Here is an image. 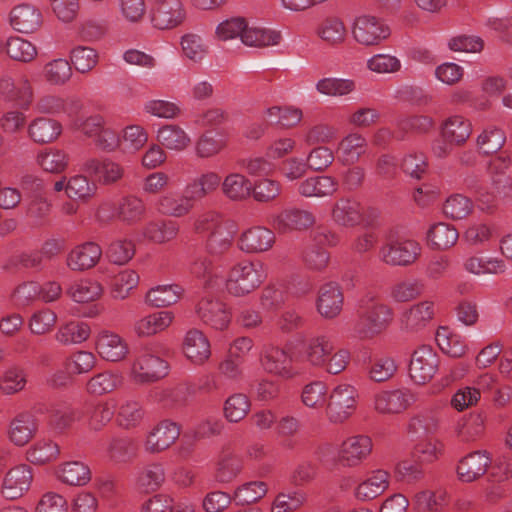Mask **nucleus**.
I'll return each instance as SVG.
<instances>
[{
  "mask_svg": "<svg viewBox=\"0 0 512 512\" xmlns=\"http://www.w3.org/2000/svg\"><path fill=\"white\" fill-rule=\"evenodd\" d=\"M394 319L393 309L373 295H366L358 310L353 331L361 340H370L383 333Z\"/></svg>",
  "mask_w": 512,
  "mask_h": 512,
  "instance_id": "1",
  "label": "nucleus"
},
{
  "mask_svg": "<svg viewBox=\"0 0 512 512\" xmlns=\"http://www.w3.org/2000/svg\"><path fill=\"white\" fill-rule=\"evenodd\" d=\"M266 278L267 273L261 261L243 259L228 270L225 289L233 297H245L256 291Z\"/></svg>",
  "mask_w": 512,
  "mask_h": 512,
  "instance_id": "2",
  "label": "nucleus"
},
{
  "mask_svg": "<svg viewBox=\"0 0 512 512\" xmlns=\"http://www.w3.org/2000/svg\"><path fill=\"white\" fill-rule=\"evenodd\" d=\"M380 212L373 207L364 208L353 197L338 198L331 208V219L339 227L354 228L360 225L374 227L378 224Z\"/></svg>",
  "mask_w": 512,
  "mask_h": 512,
  "instance_id": "3",
  "label": "nucleus"
},
{
  "mask_svg": "<svg viewBox=\"0 0 512 512\" xmlns=\"http://www.w3.org/2000/svg\"><path fill=\"white\" fill-rule=\"evenodd\" d=\"M147 207L143 199L137 195H125L115 206L111 201H103L97 208L96 217L101 222L117 219L121 223L133 226L145 219Z\"/></svg>",
  "mask_w": 512,
  "mask_h": 512,
  "instance_id": "4",
  "label": "nucleus"
},
{
  "mask_svg": "<svg viewBox=\"0 0 512 512\" xmlns=\"http://www.w3.org/2000/svg\"><path fill=\"white\" fill-rule=\"evenodd\" d=\"M168 371L169 365L165 359L144 348L133 359L129 377L136 384H150L164 378Z\"/></svg>",
  "mask_w": 512,
  "mask_h": 512,
  "instance_id": "5",
  "label": "nucleus"
},
{
  "mask_svg": "<svg viewBox=\"0 0 512 512\" xmlns=\"http://www.w3.org/2000/svg\"><path fill=\"white\" fill-rule=\"evenodd\" d=\"M151 26L159 31H169L184 24L187 11L182 0H148Z\"/></svg>",
  "mask_w": 512,
  "mask_h": 512,
  "instance_id": "6",
  "label": "nucleus"
},
{
  "mask_svg": "<svg viewBox=\"0 0 512 512\" xmlns=\"http://www.w3.org/2000/svg\"><path fill=\"white\" fill-rule=\"evenodd\" d=\"M35 98L34 86L26 75L0 77V102L27 110Z\"/></svg>",
  "mask_w": 512,
  "mask_h": 512,
  "instance_id": "7",
  "label": "nucleus"
},
{
  "mask_svg": "<svg viewBox=\"0 0 512 512\" xmlns=\"http://www.w3.org/2000/svg\"><path fill=\"white\" fill-rule=\"evenodd\" d=\"M357 389L348 383L337 384L329 394L326 416L331 423L340 424L349 419L357 408Z\"/></svg>",
  "mask_w": 512,
  "mask_h": 512,
  "instance_id": "8",
  "label": "nucleus"
},
{
  "mask_svg": "<svg viewBox=\"0 0 512 512\" xmlns=\"http://www.w3.org/2000/svg\"><path fill=\"white\" fill-rule=\"evenodd\" d=\"M352 36L362 46H378L391 36V28L382 18L362 14L354 19Z\"/></svg>",
  "mask_w": 512,
  "mask_h": 512,
  "instance_id": "9",
  "label": "nucleus"
},
{
  "mask_svg": "<svg viewBox=\"0 0 512 512\" xmlns=\"http://www.w3.org/2000/svg\"><path fill=\"white\" fill-rule=\"evenodd\" d=\"M417 400L408 388L380 390L373 395L372 408L381 415H398L408 410Z\"/></svg>",
  "mask_w": 512,
  "mask_h": 512,
  "instance_id": "10",
  "label": "nucleus"
},
{
  "mask_svg": "<svg viewBox=\"0 0 512 512\" xmlns=\"http://www.w3.org/2000/svg\"><path fill=\"white\" fill-rule=\"evenodd\" d=\"M437 352L429 345L418 347L412 354L409 363V376L418 385L432 380L439 368Z\"/></svg>",
  "mask_w": 512,
  "mask_h": 512,
  "instance_id": "11",
  "label": "nucleus"
},
{
  "mask_svg": "<svg viewBox=\"0 0 512 512\" xmlns=\"http://www.w3.org/2000/svg\"><path fill=\"white\" fill-rule=\"evenodd\" d=\"M198 319L217 331L226 330L231 322V312L227 305L212 296L201 298L195 307Z\"/></svg>",
  "mask_w": 512,
  "mask_h": 512,
  "instance_id": "12",
  "label": "nucleus"
},
{
  "mask_svg": "<svg viewBox=\"0 0 512 512\" xmlns=\"http://www.w3.org/2000/svg\"><path fill=\"white\" fill-rule=\"evenodd\" d=\"M421 254V246L414 240L391 241L379 249V259L390 266H408Z\"/></svg>",
  "mask_w": 512,
  "mask_h": 512,
  "instance_id": "13",
  "label": "nucleus"
},
{
  "mask_svg": "<svg viewBox=\"0 0 512 512\" xmlns=\"http://www.w3.org/2000/svg\"><path fill=\"white\" fill-rule=\"evenodd\" d=\"M32 481L31 466L24 463L15 465L3 477L1 494L6 499H18L30 489Z\"/></svg>",
  "mask_w": 512,
  "mask_h": 512,
  "instance_id": "14",
  "label": "nucleus"
},
{
  "mask_svg": "<svg viewBox=\"0 0 512 512\" xmlns=\"http://www.w3.org/2000/svg\"><path fill=\"white\" fill-rule=\"evenodd\" d=\"M261 365L267 373L283 379H290L296 375L292 354L283 347L267 346L261 356Z\"/></svg>",
  "mask_w": 512,
  "mask_h": 512,
  "instance_id": "15",
  "label": "nucleus"
},
{
  "mask_svg": "<svg viewBox=\"0 0 512 512\" xmlns=\"http://www.w3.org/2000/svg\"><path fill=\"white\" fill-rule=\"evenodd\" d=\"M372 447V440L368 436L348 437L340 445L338 460L345 467H356L368 458Z\"/></svg>",
  "mask_w": 512,
  "mask_h": 512,
  "instance_id": "16",
  "label": "nucleus"
},
{
  "mask_svg": "<svg viewBox=\"0 0 512 512\" xmlns=\"http://www.w3.org/2000/svg\"><path fill=\"white\" fill-rule=\"evenodd\" d=\"M95 349L98 355L108 362L123 361L129 353V347L125 339L118 333L107 329L98 332Z\"/></svg>",
  "mask_w": 512,
  "mask_h": 512,
  "instance_id": "17",
  "label": "nucleus"
},
{
  "mask_svg": "<svg viewBox=\"0 0 512 512\" xmlns=\"http://www.w3.org/2000/svg\"><path fill=\"white\" fill-rule=\"evenodd\" d=\"M191 194L169 191L161 194L154 202L156 211L164 216L182 218L191 213L194 208Z\"/></svg>",
  "mask_w": 512,
  "mask_h": 512,
  "instance_id": "18",
  "label": "nucleus"
},
{
  "mask_svg": "<svg viewBox=\"0 0 512 512\" xmlns=\"http://www.w3.org/2000/svg\"><path fill=\"white\" fill-rule=\"evenodd\" d=\"M180 436V426L170 420L160 421L146 436L144 449L157 454L168 449Z\"/></svg>",
  "mask_w": 512,
  "mask_h": 512,
  "instance_id": "19",
  "label": "nucleus"
},
{
  "mask_svg": "<svg viewBox=\"0 0 512 512\" xmlns=\"http://www.w3.org/2000/svg\"><path fill=\"white\" fill-rule=\"evenodd\" d=\"M275 240L272 230L264 226H253L241 233L238 248L247 254H259L270 250Z\"/></svg>",
  "mask_w": 512,
  "mask_h": 512,
  "instance_id": "20",
  "label": "nucleus"
},
{
  "mask_svg": "<svg viewBox=\"0 0 512 512\" xmlns=\"http://www.w3.org/2000/svg\"><path fill=\"white\" fill-rule=\"evenodd\" d=\"M344 295L337 283H326L319 288L316 310L325 319L338 317L343 309Z\"/></svg>",
  "mask_w": 512,
  "mask_h": 512,
  "instance_id": "21",
  "label": "nucleus"
},
{
  "mask_svg": "<svg viewBox=\"0 0 512 512\" xmlns=\"http://www.w3.org/2000/svg\"><path fill=\"white\" fill-rule=\"evenodd\" d=\"M182 351L191 363L202 365L211 356L210 341L203 331L191 328L183 337Z\"/></svg>",
  "mask_w": 512,
  "mask_h": 512,
  "instance_id": "22",
  "label": "nucleus"
},
{
  "mask_svg": "<svg viewBox=\"0 0 512 512\" xmlns=\"http://www.w3.org/2000/svg\"><path fill=\"white\" fill-rule=\"evenodd\" d=\"M174 318L172 311H155L137 319L133 323L132 331L139 338L152 337L167 330Z\"/></svg>",
  "mask_w": 512,
  "mask_h": 512,
  "instance_id": "23",
  "label": "nucleus"
},
{
  "mask_svg": "<svg viewBox=\"0 0 512 512\" xmlns=\"http://www.w3.org/2000/svg\"><path fill=\"white\" fill-rule=\"evenodd\" d=\"M491 465L486 451H474L461 458L457 465V476L461 482L471 483L482 477Z\"/></svg>",
  "mask_w": 512,
  "mask_h": 512,
  "instance_id": "24",
  "label": "nucleus"
},
{
  "mask_svg": "<svg viewBox=\"0 0 512 512\" xmlns=\"http://www.w3.org/2000/svg\"><path fill=\"white\" fill-rule=\"evenodd\" d=\"M391 476L384 469L369 472L355 488V497L363 502L371 501L382 495L390 486Z\"/></svg>",
  "mask_w": 512,
  "mask_h": 512,
  "instance_id": "25",
  "label": "nucleus"
},
{
  "mask_svg": "<svg viewBox=\"0 0 512 512\" xmlns=\"http://www.w3.org/2000/svg\"><path fill=\"white\" fill-rule=\"evenodd\" d=\"M82 169L87 173L93 174L97 181L103 185L115 184L124 176V167L109 158L87 159L83 163Z\"/></svg>",
  "mask_w": 512,
  "mask_h": 512,
  "instance_id": "26",
  "label": "nucleus"
},
{
  "mask_svg": "<svg viewBox=\"0 0 512 512\" xmlns=\"http://www.w3.org/2000/svg\"><path fill=\"white\" fill-rule=\"evenodd\" d=\"M102 257V248L95 242H85L75 246L67 255L66 264L72 271H85L93 268Z\"/></svg>",
  "mask_w": 512,
  "mask_h": 512,
  "instance_id": "27",
  "label": "nucleus"
},
{
  "mask_svg": "<svg viewBox=\"0 0 512 512\" xmlns=\"http://www.w3.org/2000/svg\"><path fill=\"white\" fill-rule=\"evenodd\" d=\"M333 339L326 335H315L307 339L303 346V360L311 367L321 369L326 358L333 352Z\"/></svg>",
  "mask_w": 512,
  "mask_h": 512,
  "instance_id": "28",
  "label": "nucleus"
},
{
  "mask_svg": "<svg viewBox=\"0 0 512 512\" xmlns=\"http://www.w3.org/2000/svg\"><path fill=\"white\" fill-rule=\"evenodd\" d=\"M435 304L424 300L413 304L401 315V323L405 330L417 332L424 329L434 318Z\"/></svg>",
  "mask_w": 512,
  "mask_h": 512,
  "instance_id": "29",
  "label": "nucleus"
},
{
  "mask_svg": "<svg viewBox=\"0 0 512 512\" xmlns=\"http://www.w3.org/2000/svg\"><path fill=\"white\" fill-rule=\"evenodd\" d=\"M37 430L38 425L34 416L20 413L10 421L6 434L13 445L23 447L34 438Z\"/></svg>",
  "mask_w": 512,
  "mask_h": 512,
  "instance_id": "30",
  "label": "nucleus"
},
{
  "mask_svg": "<svg viewBox=\"0 0 512 512\" xmlns=\"http://www.w3.org/2000/svg\"><path fill=\"white\" fill-rule=\"evenodd\" d=\"M462 267L465 272L474 276L503 274L507 267L503 259L473 253L464 258Z\"/></svg>",
  "mask_w": 512,
  "mask_h": 512,
  "instance_id": "31",
  "label": "nucleus"
},
{
  "mask_svg": "<svg viewBox=\"0 0 512 512\" xmlns=\"http://www.w3.org/2000/svg\"><path fill=\"white\" fill-rule=\"evenodd\" d=\"M314 223V215L308 210L299 208L284 209L273 218V226L282 233L307 229Z\"/></svg>",
  "mask_w": 512,
  "mask_h": 512,
  "instance_id": "32",
  "label": "nucleus"
},
{
  "mask_svg": "<svg viewBox=\"0 0 512 512\" xmlns=\"http://www.w3.org/2000/svg\"><path fill=\"white\" fill-rule=\"evenodd\" d=\"M42 13L31 4H20L10 12V24L20 33H33L42 25Z\"/></svg>",
  "mask_w": 512,
  "mask_h": 512,
  "instance_id": "33",
  "label": "nucleus"
},
{
  "mask_svg": "<svg viewBox=\"0 0 512 512\" xmlns=\"http://www.w3.org/2000/svg\"><path fill=\"white\" fill-rule=\"evenodd\" d=\"M62 133L61 123L54 119L39 116L27 126L28 137L37 144H49L56 141Z\"/></svg>",
  "mask_w": 512,
  "mask_h": 512,
  "instance_id": "34",
  "label": "nucleus"
},
{
  "mask_svg": "<svg viewBox=\"0 0 512 512\" xmlns=\"http://www.w3.org/2000/svg\"><path fill=\"white\" fill-rule=\"evenodd\" d=\"M124 384V376L118 370H104L94 374L86 382V392L92 396L113 393Z\"/></svg>",
  "mask_w": 512,
  "mask_h": 512,
  "instance_id": "35",
  "label": "nucleus"
},
{
  "mask_svg": "<svg viewBox=\"0 0 512 512\" xmlns=\"http://www.w3.org/2000/svg\"><path fill=\"white\" fill-rule=\"evenodd\" d=\"M56 478L69 486H85L91 480L90 467L82 461H66L59 464L55 470Z\"/></svg>",
  "mask_w": 512,
  "mask_h": 512,
  "instance_id": "36",
  "label": "nucleus"
},
{
  "mask_svg": "<svg viewBox=\"0 0 512 512\" xmlns=\"http://www.w3.org/2000/svg\"><path fill=\"white\" fill-rule=\"evenodd\" d=\"M282 41L280 31L259 25H249L247 23L242 34V43L254 48H268L278 46Z\"/></svg>",
  "mask_w": 512,
  "mask_h": 512,
  "instance_id": "37",
  "label": "nucleus"
},
{
  "mask_svg": "<svg viewBox=\"0 0 512 512\" xmlns=\"http://www.w3.org/2000/svg\"><path fill=\"white\" fill-rule=\"evenodd\" d=\"M227 135L223 131L207 130L195 142V154L208 159L220 154L227 146Z\"/></svg>",
  "mask_w": 512,
  "mask_h": 512,
  "instance_id": "38",
  "label": "nucleus"
},
{
  "mask_svg": "<svg viewBox=\"0 0 512 512\" xmlns=\"http://www.w3.org/2000/svg\"><path fill=\"white\" fill-rule=\"evenodd\" d=\"M337 190V180L327 175L309 177L298 186L299 194L306 198L331 196Z\"/></svg>",
  "mask_w": 512,
  "mask_h": 512,
  "instance_id": "39",
  "label": "nucleus"
},
{
  "mask_svg": "<svg viewBox=\"0 0 512 512\" xmlns=\"http://www.w3.org/2000/svg\"><path fill=\"white\" fill-rule=\"evenodd\" d=\"M61 453L59 444L49 438H42L34 442L26 450V459L34 465H45L55 462Z\"/></svg>",
  "mask_w": 512,
  "mask_h": 512,
  "instance_id": "40",
  "label": "nucleus"
},
{
  "mask_svg": "<svg viewBox=\"0 0 512 512\" xmlns=\"http://www.w3.org/2000/svg\"><path fill=\"white\" fill-rule=\"evenodd\" d=\"M157 141L166 149L181 152L191 143L188 133L176 124H166L157 131Z\"/></svg>",
  "mask_w": 512,
  "mask_h": 512,
  "instance_id": "41",
  "label": "nucleus"
},
{
  "mask_svg": "<svg viewBox=\"0 0 512 512\" xmlns=\"http://www.w3.org/2000/svg\"><path fill=\"white\" fill-rule=\"evenodd\" d=\"M315 33L322 42L331 47L343 44L347 37L346 27L337 17L325 18L317 26Z\"/></svg>",
  "mask_w": 512,
  "mask_h": 512,
  "instance_id": "42",
  "label": "nucleus"
},
{
  "mask_svg": "<svg viewBox=\"0 0 512 512\" xmlns=\"http://www.w3.org/2000/svg\"><path fill=\"white\" fill-rule=\"evenodd\" d=\"M221 190L228 199L232 201H242L250 197L252 183L243 174L233 172L224 177Z\"/></svg>",
  "mask_w": 512,
  "mask_h": 512,
  "instance_id": "43",
  "label": "nucleus"
},
{
  "mask_svg": "<svg viewBox=\"0 0 512 512\" xmlns=\"http://www.w3.org/2000/svg\"><path fill=\"white\" fill-rule=\"evenodd\" d=\"M183 294L177 284L158 285L148 290L145 303L151 307L163 308L175 304Z\"/></svg>",
  "mask_w": 512,
  "mask_h": 512,
  "instance_id": "44",
  "label": "nucleus"
},
{
  "mask_svg": "<svg viewBox=\"0 0 512 512\" xmlns=\"http://www.w3.org/2000/svg\"><path fill=\"white\" fill-rule=\"evenodd\" d=\"M91 334L88 323L83 321H70L61 325L55 333V340L64 346L76 345L85 342Z\"/></svg>",
  "mask_w": 512,
  "mask_h": 512,
  "instance_id": "45",
  "label": "nucleus"
},
{
  "mask_svg": "<svg viewBox=\"0 0 512 512\" xmlns=\"http://www.w3.org/2000/svg\"><path fill=\"white\" fill-rule=\"evenodd\" d=\"M447 502L448 492L443 487H439L434 491H420L412 498V505L421 512H438L442 510Z\"/></svg>",
  "mask_w": 512,
  "mask_h": 512,
  "instance_id": "46",
  "label": "nucleus"
},
{
  "mask_svg": "<svg viewBox=\"0 0 512 512\" xmlns=\"http://www.w3.org/2000/svg\"><path fill=\"white\" fill-rule=\"evenodd\" d=\"M144 416L145 411L140 402L134 399H125L118 407L116 422L119 427L130 430L138 427Z\"/></svg>",
  "mask_w": 512,
  "mask_h": 512,
  "instance_id": "47",
  "label": "nucleus"
},
{
  "mask_svg": "<svg viewBox=\"0 0 512 512\" xmlns=\"http://www.w3.org/2000/svg\"><path fill=\"white\" fill-rule=\"evenodd\" d=\"M366 148L365 137L359 133H350L338 145V158L345 164H353L365 153Z\"/></svg>",
  "mask_w": 512,
  "mask_h": 512,
  "instance_id": "48",
  "label": "nucleus"
},
{
  "mask_svg": "<svg viewBox=\"0 0 512 512\" xmlns=\"http://www.w3.org/2000/svg\"><path fill=\"white\" fill-rule=\"evenodd\" d=\"M165 481V470L161 463L143 466L136 474L135 485L144 492L157 490Z\"/></svg>",
  "mask_w": 512,
  "mask_h": 512,
  "instance_id": "49",
  "label": "nucleus"
},
{
  "mask_svg": "<svg viewBox=\"0 0 512 512\" xmlns=\"http://www.w3.org/2000/svg\"><path fill=\"white\" fill-rule=\"evenodd\" d=\"M264 114L271 124L284 129L297 126L303 118L302 110L294 106H272L267 108Z\"/></svg>",
  "mask_w": 512,
  "mask_h": 512,
  "instance_id": "50",
  "label": "nucleus"
},
{
  "mask_svg": "<svg viewBox=\"0 0 512 512\" xmlns=\"http://www.w3.org/2000/svg\"><path fill=\"white\" fill-rule=\"evenodd\" d=\"M178 233L179 226L172 220L150 221L143 227V236L157 244L175 239Z\"/></svg>",
  "mask_w": 512,
  "mask_h": 512,
  "instance_id": "51",
  "label": "nucleus"
},
{
  "mask_svg": "<svg viewBox=\"0 0 512 512\" xmlns=\"http://www.w3.org/2000/svg\"><path fill=\"white\" fill-rule=\"evenodd\" d=\"M36 164L45 172L60 174L69 165V155L61 149L48 148L36 155Z\"/></svg>",
  "mask_w": 512,
  "mask_h": 512,
  "instance_id": "52",
  "label": "nucleus"
},
{
  "mask_svg": "<svg viewBox=\"0 0 512 512\" xmlns=\"http://www.w3.org/2000/svg\"><path fill=\"white\" fill-rule=\"evenodd\" d=\"M222 184L221 177L214 171L202 173L191 183H189L185 192L191 194L194 201L201 200L214 193Z\"/></svg>",
  "mask_w": 512,
  "mask_h": 512,
  "instance_id": "53",
  "label": "nucleus"
},
{
  "mask_svg": "<svg viewBox=\"0 0 512 512\" xmlns=\"http://www.w3.org/2000/svg\"><path fill=\"white\" fill-rule=\"evenodd\" d=\"M440 425V415L435 410H426L413 416L408 423V433L414 436L435 434Z\"/></svg>",
  "mask_w": 512,
  "mask_h": 512,
  "instance_id": "54",
  "label": "nucleus"
},
{
  "mask_svg": "<svg viewBox=\"0 0 512 512\" xmlns=\"http://www.w3.org/2000/svg\"><path fill=\"white\" fill-rule=\"evenodd\" d=\"M180 47L183 57L192 63H201L209 53V47L203 37L196 33L182 35Z\"/></svg>",
  "mask_w": 512,
  "mask_h": 512,
  "instance_id": "55",
  "label": "nucleus"
},
{
  "mask_svg": "<svg viewBox=\"0 0 512 512\" xmlns=\"http://www.w3.org/2000/svg\"><path fill=\"white\" fill-rule=\"evenodd\" d=\"M427 238L435 249L446 250L457 243L459 233L453 225L440 222L429 229Z\"/></svg>",
  "mask_w": 512,
  "mask_h": 512,
  "instance_id": "56",
  "label": "nucleus"
},
{
  "mask_svg": "<svg viewBox=\"0 0 512 512\" xmlns=\"http://www.w3.org/2000/svg\"><path fill=\"white\" fill-rule=\"evenodd\" d=\"M102 293V285L90 278L77 280L67 289V294L77 303L95 301Z\"/></svg>",
  "mask_w": 512,
  "mask_h": 512,
  "instance_id": "57",
  "label": "nucleus"
},
{
  "mask_svg": "<svg viewBox=\"0 0 512 512\" xmlns=\"http://www.w3.org/2000/svg\"><path fill=\"white\" fill-rule=\"evenodd\" d=\"M97 192V185L87 176L76 174L68 177L67 197L74 201L86 203Z\"/></svg>",
  "mask_w": 512,
  "mask_h": 512,
  "instance_id": "58",
  "label": "nucleus"
},
{
  "mask_svg": "<svg viewBox=\"0 0 512 512\" xmlns=\"http://www.w3.org/2000/svg\"><path fill=\"white\" fill-rule=\"evenodd\" d=\"M472 132L471 123L462 116L448 118L442 126V137L450 143L460 145L466 142Z\"/></svg>",
  "mask_w": 512,
  "mask_h": 512,
  "instance_id": "59",
  "label": "nucleus"
},
{
  "mask_svg": "<svg viewBox=\"0 0 512 512\" xmlns=\"http://www.w3.org/2000/svg\"><path fill=\"white\" fill-rule=\"evenodd\" d=\"M73 71L70 62L63 58H57L44 65V80L52 86H63L72 78Z\"/></svg>",
  "mask_w": 512,
  "mask_h": 512,
  "instance_id": "60",
  "label": "nucleus"
},
{
  "mask_svg": "<svg viewBox=\"0 0 512 512\" xmlns=\"http://www.w3.org/2000/svg\"><path fill=\"white\" fill-rule=\"evenodd\" d=\"M27 385V373L19 366H11L0 376V395L12 396L22 392Z\"/></svg>",
  "mask_w": 512,
  "mask_h": 512,
  "instance_id": "61",
  "label": "nucleus"
},
{
  "mask_svg": "<svg viewBox=\"0 0 512 512\" xmlns=\"http://www.w3.org/2000/svg\"><path fill=\"white\" fill-rule=\"evenodd\" d=\"M5 52L14 61L23 63L31 62L37 56L36 46L19 36H12L7 39Z\"/></svg>",
  "mask_w": 512,
  "mask_h": 512,
  "instance_id": "62",
  "label": "nucleus"
},
{
  "mask_svg": "<svg viewBox=\"0 0 512 512\" xmlns=\"http://www.w3.org/2000/svg\"><path fill=\"white\" fill-rule=\"evenodd\" d=\"M436 341L442 352L451 357L460 358L466 353L465 339L456 333L450 332L447 328L441 327L437 331Z\"/></svg>",
  "mask_w": 512,
  "mask_h": 512,
  "instance_id": "63",
  "label": "nucleus"
},
{
  "mask_svg": "<svg viewBox=\"0 0 512 512\" xmlns=\"http://www.w3.org/2000/svg\"><path fill=\"white\" fill-rule=\"evenodd\" d=\"M495 236L494 227L485 222H474L463 232L462 241L470 247H484Z\"/></svg>",
  "mask_w": 512,
  "mask_h": 512,
  "instance_id": "64",
  "label": "nucleus"
}]
</instances>
